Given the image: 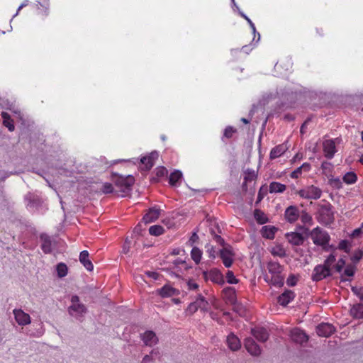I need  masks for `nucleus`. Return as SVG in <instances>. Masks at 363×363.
Here are the masks:
<instances>
[{
	"mask_svg": "<svg viewBox=\"0 0 363 363\" xmlns=\"http://www.w3.org/2000/svg\"><path fill=\"white\" fill-rule=\"evenodd\" d=\"M254 217L257 222L259 224H264L267 222V218L266 215L259 209L255 210Z\"/></svg>",
	"mask_w": 363,
	"mask_h": 363,
	"instance_id": "nucleus-32",
	"label": "nucleus"
},
{
	"mask_svg": "<svg viewBox=\"0 0 363 363\" xmlns=\"http://www.w3.org/2000/svg\"><path fill=\"white\" fill-rule=\"evenodd\" d=\"M357 175L354 172H347L343 177V181L347 184H352L356 182L357 181Z\"/></svg>",
	"mask_w": 363,
	"mask_h": 363,
	"instance_id": "nucleus-36",
	"label": "nucleus"
},
{
	"mask_svg": "<svg viewBox=\"0 0 363 363\" xmlns=\"http://www.w3.org/2000/svg\"><path fill=\"white\" fill-rule=\"evenodd\" d=\"M298 277L296 276L295 274H290L289 277L286 279V284L289 286H294L298 281Z\"/></svg>",
	"mask_w": 363,
	"mask_h": 363,
	"instance_id": "nucleus-43",
	"label": "nucleus"
},
{
	"mask_svg": "<svg viewBox=\"0 0 363 363\" xmlns=\"http://www.w3.org/2000/svg\"><path fill=\"white\" fill-rule=\"evenodd\" d=\"M57 272L59 277L62 278L67 274V267L64 263H60L57 265Z\"/></svg>",
	"mask_w": 363,
	"mask_h": 363,
	"instance_id": "nucleus-39",
	"label": "nucleus"
},
{
	"mask_svg": "<svg viewBox=\"0 0 363 363\" xmlns=\"http://www.w3.org/2000/svg\"><path fill=\"white\" fill-rule=\"evenodd\" d=\"M245 347L247 350V351L252 356L257 357L260 355L261 354V348L255 342V340L251 338L248 337L246 338L245 340Z\"/></svg>",
	"mask_w": 363,
	"mask_h": 363,
	"instance_id": "nucleus-12",
	"label": "nucleus"
},
{
	"mask_svg": "<svg viewBox=\"0 0 363 363\" xmlns=\"http://www.w3.org/2000/svg\"><path fill=\"white\" fill-rule=\"evenodd\" d=\"M112 181L122 192L126 193L130 190L131 186L135 182V179L132 175L124 177L116 173H113L112 174Z\"/></svg>",
	"mask_w": 363,
	"mask_h": 363,
	"instance_id": "nucleus-4",
	"label": "nucleus"
},
{
	"mask_svg": "<svg viewBox=\"0 0 363 363\" xmlns=\"http://www.w3.org/2000/svg\"><path fill=\"white\" fill-rule=\"evenodd\" d=\"M71 306L69 307V313L74 317L82 316L86 312L85 306L79 303V298L77 296H73L71 298Z\"/></svg>",
	"mask_w": 363,
	"mask_h": 363,
	"instance_id": "nucleus-6",
	"label": "nucleus"
},
{
	"mask_svg": "<svg viewBox=\"0 0 363 363\" xmlns=\"http://www.w3.org/2000/svg\"><path fill=\"white\" fill-rule=\"evenodd\" d=\"M339 249L344 250L346 252L350 251V245L347 240H342L338 245Z\"/></svg>",
	"mask_w": 363,
	"mask_h": 363,
	"instance_id": "nucleus-49",
	"label": "nucleus"
},
{
	"mask_svg": "<svg viewBox=\"0 0 363 363\" xmlns=\"http://www.w3.org/2000/svg\"><path fill=\"white\" fill-rule=\"evenodd\" d=\"M295 298V294L291 290H286L278 297V303L283 306H287Z\"/></svg>",
	"mask_w": 363,
	"mask_h": 363,
	"instance_id": "nucleus-18",
	"label": "nucleus"
},
{
	"mask_svg": "<svg viewBox=\"0 0 363 363\" xmlns=\"http://www.w3.org/2000/svg\"><path fill=\"white\" fill-rule=\"evenodd\" d=\"M25 201L28 208H37L42 204V200L32 193H28L25 196Z\"/></svg>",
	"mask_w": 363,
	"mask_h": 363,
	"instance_id": "nucleus-14",
	"label": "nucleus"
},
{
	"mask_svg": "<svg viewBox=\"0 0 363 363\" xmlns=\"http://www.w3.org/2000/svg\"><path fill=\"white\" fill-rule=\"evenodd\" d=\"M297 194L303 199L316 200L320 198L322 190L313 185H309L299 190Z\"/></svg>",
	"mask_w": 363,
	"mask_h": 363,
	"instance_id": "nucleus-5",
	"label": "nucleus"
},
{
	"mask_svg": "<svg viewBox=\"0 0 363 363\" xmlns=\"http://www.w3.org/2000/svg\"><path fill=\"white\" fill-rule=\"evenodd\" d=\"M269 274H266L264 279L269 284L281 287L284 285V277L281 274L284 267L279 262H269L267 264Z\"/></svg>",
	"mask_w": 363,
	"mask_h": 363,
	"instance_id": "nucleus-1",
	"label": "nucleus"
},
{
	"mask_svg": "<svg viewBox=\"0 0 363 363\" xmlns=\"http://www.w3.org/2000/svg\"><path fill=\"white\" fill-rule=\"evenodd\" d=\"M335 332V328L329 323H321L316 328V333L319 336L329 337Z\"/></svg>",
	"mask_w": 363,
	"mask_h": 363,
	"instance_id": "nucleus-13",
	"label": "nucleus"
},
{
	"mask_svg": "<svg viewBox=\"0 0 363 363\" xmlns=\"http://www.w3.org/2000/svg\"><path fill=\"white\" fill-rule=\"evenodd\" d=\"M166 173H167L166 169L162 167V168H160V169L157 170V175L158 177H160V176H163Z\"/></svg>",
	"mask_w": 363,
	"mask_h": 363,
	"instance_id": "nucleus-64",
	"label": "nucleus"
},
{
	"mask_svg": "<svg viewBox=\"0 0 363 363\" xmlns=\"http://www.w3.org/2000/svg\"><path fill=\"white\" fill-rule=\"evenodd\" d=\"M203 277L206 281L210 280L218 284H223L224 283L222 273L216 269H213L209 272H203Z\"/></svg>",
	"mask_w": 363,
	"mask_h": 363,
	"instance_id": "nucleus-10",
	"label": "nucleus"
},
{
	"mask_svg": "<svg viewBox=\"0 0 363 363\" xmlns=\"http://www.w3.org/2000/svg\"><path fill=\"white\" fill-rule=\"evenodd\" d=\"M142 340L145 345L152 347L156 345L158 342V338L156 334L151 330H147L142 335Z\"/></svg>",
	"mask_w": 363,
	"mask_h": 363,
	"instance_id": "nucleus-17",
	"label": "nucleus"
},
{
	"mask_svg": "<svg viewBox=\"0 0 363 363\" xmlns=\"http://www.w3.org/2000/svg\"><path fill=\"white\" fill-rule=\"evenodd\" d=\"M252 334L258 341L262 342H266L269 338L267 330L264 328H255L252 329Z\"/></svg>",
	"mask_w": 363,
	"mask_h": 363,
	"instance_id": "nucleus-21",
	"label": "nucleus"
},
{
	"mask_svg": "<svg viewBox=\"0 0 363 363\" xmlns=\"http://www.w3.org/2000/svg\"><path fill=\"white\" fill-rule=\"evenodd\" d=\"M323 203L318 205V220L323 224H330L334 220L333 206L325 201H323Z\"/></svg>",
	"mask_w": 363,
	"mask_h": 363,
	"instance_id": "nucleus-2",
	"label": "nucleus"
},
{
	"mask_svg": "<svg viewBox=\"0 0 363 363\" xmlns=\"http://www.w3.org/2000/svg\"><path fill=\"white\" fill-rule=\"evenodd\" d=\"M206 252L208 254V257L210 258L214 259L216 257V250L213 245H206Z\"/></svg>",
	"mask_w": 363,
	"mask_h": 363,
	"instance_id": "nucleus-50",
	"label": "nucleus"
},
{
	"mask_svg": "<svg viewBox=\"0 0 363 363\" xmlns=\"http://www.w3.org/2000/svg\"><path fill=\"white\" fill-rule=\"evenodd\" d=\"M350 313L355 318H363V304L353 306L350 309Z\"/></svg>",
	"mask_w": 363,
	"mask_h": 363,
	"instance_id": "nucleus-30",
	"label": "nucleus"
},
{
	"mask_svg": "<svg viewBox=\"0 0 363 363\" xmlns=\"http://www.w3.org/2000/svg\"><path fill=\"white\" fill-rule=\"evenodd\" d=\"M345 266V261L343 259H340L334 265L335 271L340 273Z\"/></svg>",
	"mask_w": 363,
	"mask_h": 363,
	"instance_id": "nucleus-47",
	"label": "nucleus"
},
{
	"mask_svg": "<svg viewBox=\"0 0 363 363\" xmlns=\"http://www.w3.org/2000/svg\"><path fill=\"white\" fill-rule=\"evenodd\" d=\"M330 184L337 189H339L341 187V182L339 179H331Z\"/></svg>",
	"mask_w": 363,
	"mask_h": 363,
	"instance_id": "nucleus-57",
	"label": "nucleus"
},
{
	"mask_svg": "<svg viewBox=\"0 0 363 363\" xmlns=\"http://www.w3.org/2000/svg\"><path fill=\"white\" fill-rule=\"evenodd\" d=\"M129 249H130V243L128 242V241L126 240L125 242V245L123 247V252L125 254L128 253L129 251Z\"/></svg>",
	"mask_w": 363,
	"mask_h": 363,
	"instance_id": "nucleus-63",
	"label": "nucleus"
},
{
	"mask_svg": "<svg viewBox=\"0 0 363 363\" xmlns=\"http://www.w3.org/2000/svg\"><path fill=\"white\" fill-rule=\"evenodd\" d=\"M40 240L42 242L41 248L42 250L48 254L52 251V241L50 237L46 234H42L40 235Z\"/></svg>",
	"mask_w": 363,
	"mask_h": 363,
	"instance_id": "nucleus-24",
	"label": "nucleus"
},
{
	"mask_svg": "<svg viewBox=\"0 0 363 363\" xmlns=\"http://www.w3.org/2000/svg\"><path fill=\"white\" fill-rule=\"evenodd\" d=\"M331 269H328L323 264L317 265L313 272L312 279L315 281H319L331 275Z\"/></svg>",
	"mask_w": 363,
	"mask_h": 363,
	"instance_id": "nucleus-9",
	"label": "nucleus"
},
{
	"mask_svg": "<svg viewBox=\"0 0 363 363\" xmlns=\"http://www.w3.org/2000/svg\"><path fill=\"white\" fill-rule=\"evenodd\" d=\"M149 233L152 235L159 236L164 233V228L161 225H155L149 228Z\"/></svg>",
	"mask_w": 363,
	"mask_h": 363,
	"instance_id": "nucleus-38",
	"label": "nucleus"
},
{
	"mask_svg": "<svg viewBox=\"0 0 363 363\" xmlns=\"http://www.w3.org/2000/svg\"><path fill=\"white\" fill-rule=\"evenodd\" d=\"M199 307L197 306V304H196V302L194 301V302L191 303L187 309H186V311L190 313V314H193L195 312H196L198 310H199Z\"/></svg>",
	"mask_w": 363,
	"mask_h": 363,
	"instance_id": "nucleus-51",
	"label": "nucleus"
},
{
	"mask_svg": "<svg viewBox=\"0 0 363 363\" xmlns=\"http://www.w3.org/2000/svg\"><path fill=\"white\" fill-rule=\"evenodd\" d=\"M226 343L232 351H238L241 347L240 340L234 333H230L228 335Z\"/></svg>",
	"mask_w": 363,
	"mask_h": 363,
	"instance_id": "nucleus-16",
	"label": "nucleus"
},
{
	"mask_svg": "<svg viewBox=\"0 0 363 363\" xmlns=\"http://www.w3.org/2000/svg\"><path fill=\"white\" fill-rule=\"evenodd\" d=\"M335 261V255L334 254H330L325 260L323 265L325 266L328 269H331V267L334 264Z\"/></svg>",
	"mask_w": 363,
	"mask_h": 363,
	"instance_id": "nucleus-41",
	"label": "nucleus"
},
{
	"mask_svg": "<svg viewBox=\"0 0 363 363\" xmlns=\"http://www.w3.org/2000/svg\"><path fill=\"white\" fill-rule=\"evenodd\" d=\"M4 125L8 128L9 131H13L14 130V125L13 124V121L11 119H9L6 121H3Z\"/></svg>",
	"mask_w": 363,
	"mask_h": 363,
	"instance_id": "nucleus-54",
	"label": "nucleus"
},
{
	"mask_svg": "<svg viewBox=\"0 0 363 363\" xmlns=\"http://www.w3.org/2000/svg\"><path fill=\"white\" fill-rule=\"evenodd\" d=\"M145 274H146L148 277L152 278V279H155V280L158 279V278H159V277H160L159 274H158V273H157V272H149V271H148V272H145Z\"/></svg>",
	"mask_w": 363,
	"mask_h": 363,
	"instance_id": "nucleus-56",
	"label": "nucleus"
},
{
	"mask_svg": "<svg viewBox=\"0 0 363 363\" xmlns=\"http://www.w3.org/2000/svg\"><path fill=\"white\" fill-rule=\"evenodd\" d=\"M160 211L156 208H151L143 216V221L145 223H150L155 221L160 216Z\"/></svg>",
	"mask_w": 363,
	"mask_h": 363,
	"instance_id": "nucleus-22",
	"label": "nucleus"
},
{
	"mask_svg": "<svg viewBox=\"0 0 363 363\" xmlns=\"http://www.w3.org/2000/svg\"><path fill=\"white\" fill-rule=\"evenodd\" d=\"M241 16L246 20V22H247L250 24L253 32H255V24L252 22V21L245 14L242 13H241Z\"/></svg>",
	"mask_w": 363,
	"mask_h": 363,
	"instance_id": "nucleus-58",
	"label": "nucleus"
},
{
	"mask_svg": "<svg viewBox=\"0 0 363 363\" xmlns=\"http://www.w3.org/2000/svg\"><path fill=\"white\" fill-rule=\"evenodd\" d=\"M191 257L196 264H199L202 257L201 250L196 247H193L191 252Z\"/></svg>",
	"mask_w": 363,
	"mask_h": 363,
	"instance_id": "nucleus-34",
	"label": "nucleus"
},
{
	"mask_svg": "<svg viewBox=\"0 0 363 363\" xmlns=\"http://www.w3.org/2000/svg\"><path fill=\"white\" fill-rule=\"evenodd\" d=\"M223 292L225 294L226 296H228V300L230 303H234L235 301V290L231 288H227L223 290Z\"/></svg>",
	"mask_w": 363,
	"mask_h": 363,
	"instance_id": "nucleus-40",
	"label": "nucleus"
},
{
	"mask_svg": "<svg viewBox=\"0 0 363 363\" xmlns=\"http://www.w3.org/2000/svg\"><path fill=\"white\" fill-rule=\"evenodd\" d=\"M340 140L339 138L328 139L325 140L323 143V147L325 157L328 159H332L334 157V155L337 152L336 150V143H339Z\"/></svg>",
	"mask_w": 363,
	"mask_h": 363,
	"instance_id": "nucleus-8",
	"label": "nucleus"
},
{
	"mask_svg": "<svg viewBox=\"0 0 363 363\" xmlns=\"http://www.w3.org/2000/svg\"><path fill=\"white\" fill-rule=\"evenodd\" d=\"M182 174L180 171H174V172L171 173L169 176V184L172 186L177 185L178 182L182 179Z\"/></svg>",
	"mask_w": 363,
	"mask_h": 363,
	"instance_id": "nucleus-33",
	"label": "nucleus"
},
{
	"mask_svg": "<svg viewBox=\"0 0 363 363\" xmlns=\"http://www.w3.org/2000/svg\"><path fill=\"white\" fill-rule=\"evenodd\" d=\"M355 272V267L352 264H348L345 267L343 274H342V281H347V279L343 278V276L353 277Z\"/></svg>",
	"mask_w": 363,
	"mask_h": 363,
	"instance_id": "nucleus-37",
	"label": "nucleus"
},
{
	"mask_svg": "<svg viewBox=\"0 0 363 363\" xmlns=\"http://www.w3.org/2000/svg\"><path fill=\"white\" fill-rule=\"evenodd\" d=\"M352 291L361 300H363V287L352 286Z\"/></svg>",
	"mask_w": 363,
	"mask_h": 363,
	"instance_id": "nucleus-48",
	"label": "nucleus"
},
{
	"mask_svg": "<svg viewBox=\"0 0 363 363\" xmlns=\"http://www.w3.org/2000/svg\"><path fill=\"white\" fill-rule=\"evenodd\" d=\"M215 240H216L218 243H219V244H220L223 247L224 246H226V245H227V244H225V243L224 240H223L220 236H219V235H216V236H215Z\"/></svg>",
	"mask_w": 363,
	"mask_h": 363,
	"instance_id": "nucleus-60",
	"label": "nucleus"
},
{
	"mask_svg": "<svg viewBox=\"0 0 363 363\" xmlns=\"http://www.w3.org/2000/svg\"><path fill=\"white\" fill-rule=\"evenodd\" d=\"M219 256L223 261L224 266L229 268L232 266L234 260L235 252L233 247L227 245L219 250Z\"/></svg>",
	"mask_w": 363,
	"mask_h": 363,
	"instance_id": "nucleus-7",
	"label": "nucleus"
},
{
	"mask_svg": "<svg viewBox=\"0 0 363 363\" xmlns=\"http://www.w3.org/2000/svg\"><path fill=\"white\" fill-rule=\"evenodd\" d=\"M101 190L104 194H110L113 191V187L111 183L106 182L102 185Z\"/></svg>",
	"mask_w": 363,
	"mask_h": 363,
	"instance_id": "nucleus-44",
	"label": "nucleus"
},
{
	"mask_svg": "<svg viewBox=\"0 0 363 363\" xmlns=\"http://www.w3.org/2000/svg\"><path fill=\"white\" fill-rule=\"evenodd\" d=\"M226 279L229 284H237L238 281L232 271H228L226 273Z\"/></svg>",
	"mask_w": 363,
	"mask_h": 363,
	"instance_id": "nucleus-46",
	"label": "nucleus"
},
{
	"mask_svg": "<svg viewBox=\"0 0 363 363\" xmlns=\"http://www.w3.org/2000/svg\"><path fill=\"white\" fill-rule=\"evenodd\" d=\"M13 313L19 325L24 326L30 323L31 320L29 314L25 313L22 309H14Z\"/></svg>",
	"mask_w": 363,
	"mask_h": 363,
	"instance_id": "nucleus-11",
	"label": "nucleus"
},
{
	"mask_svg": "<svg viewBox=\"0 0 363 363\" xmlns=\"http://www.w3.org/2000/svg\"><path fill=\"white\" fill-rule=\"evenodd\" d=\"M286 187L284 184L279 182H272L269 184L270 193H282L286 190Z\"/></svg>",
	"mask_w": 363,
	"mask_h": 363,
	"instance_id": "nucleus-31",
	"label": "nucleus"
},
{
	"mask_svg": "<svg viewBox=\"0 0 363 363\" xmlns=\"http://www.w3.org/2000/svg\"><path fill=\"white\" fill-rule=\"evenodd\" d=\"M301 220L304 224H312V217L306 211H302L301 216Z\"/></svg>",
	"mask_w": 363,
	"mask_h": 363,
	"instance_id": "nucleus-42",
	"label": "nucleus"
},
{
	"mask_svg": "<svg viewBox=\"0 0 363 363\" xmlns=\"http://www.w3.org/2000/svg\"><path fill=\"white\" fill-rule=\"evenodd\" d=\"M310 237L315 245L325 248L330 240L328 233L319 227L313 229L310 233Z\"/></svg>",
	"mask_w": 363,
	"mask_h": 363,
	"instance_id": "nucleus-3",
	"label": "nucleus"
},
{
	"mask_svg": "<svg viewBox=\"0 0 363 363\" xmlns=\"http://www.w3.org/2000/svg\"><path fill=\"white\" fill-rule=\"evenodd\" d=\"M286 146L284 144H281L274 147L270 152V159L274 160L279 157L286 151Z\"/></svg>",
	"mask_w": 363,
	"mask_h": 363,
	"instance_id": "nucleus-27",
	"label": "nucleus"
},
{
	"mask_svg": "<svg viewBox=\"0 0 363 363\" xmlns=\"http://www.w3.org/2000/svg\"><path fill=\"white\" fill-rule=\"evenodd\" d=\"M302 171L308 172L311 169V164L309 163L305 162L301 167Z\"/></svg>",
	"mask_w": 363,
	"mask_h": 363,
	"instance_id": "nucleus-62",
	"label": "nucleus"
},
{
	"mask_svg": "<svg viewBox=\"0 0 363 363\" xmlns=\"http://www.w3.org/2000/svg\"><path fill=\"white\" fill-rule=\"evenodd\" d=\"M157 157L156 152H152L149 156L141 158L140 162L145 166L146 169H150L154 164L155 160Z\"/></svg>",
	"mask_w": 363,
	"mask_h": 363,
	"instance_id": "nucleus-28",
	"label": "nucleus"
},
{
	"mask_svg": "<svg viewBox=\"0 0 363 363\" xmlns=\"http://www.w3.org/2000/svg\"><path fill=\"white\" fill-rule=\"evenodd\" d=\"M157 354V352L155 350H152V352H150V354ZM152 362H153V358L152 357V356L147 354L143 358L141 363H151Z\"/></svg>",
	"mask_w": 363,
	"mask_h": 363,
	"instance_id": "nucleus-53",
	"label": "nucleus"
},
{
	"mask_svg": "<svg viewBox=\"0 0 363 363\" xmlns=\"http://www.w3.org/2000/svg\"><path fill=\"white\" fill-rule=\"evenodd\" d=\"M236 130L231 126L227 127L224 130V136L227 138H230L233 137L234 133H235Z\"/></svg>",
	"mask_w": 363,
	"mask_h": 363,
	"instance_id": "nucleus-52",
	"label": "nucleus"
},
{
	"mask_svg": "<svg viewBox=\"0 0 363 363\" xmlns=\"http://www.w3.org/2000/svg\"><path fill=\"white\" fill-rule=\"evenodd\" d=\"M363 257V251L362 250H357L354 251L351 259L354 262H359Z\"/></svg>",
	"mask_w": 363,
	"mask_h": 363,
	"instance_id": "nucleus-45",
	"label": "nucleus"
},
{
	"mask_svg": "<svg viewBox=\"0 0 363 363\" xmlns=\"http://www.w3.org/2000/svg\"><path fill=\"white\" fill-rule=\"evenodd\" d=\"M88 251L84 250L79 255V261L88 271H92L94 266L89 257Z\"/></svg>",
	"mask_w": 363,
	"mask_h": 363,
	"instance_id": "nucleus-23",
	"label": "nucleus"
},
{
	"mask_svg": "<svg viewBox=\"0 0 363 363\" xmlns=\"http://www.w3.org/2000/svg\"><path fill=\"white\" fill-rule=\"evenodd\" d=\"M291 337L292 340L298 344H303L308 341V336L301 330L295 328L291 331Z\"/></svg>",
	"mask_w": 363,
	"mask_h": 363,
	"instance_id": "nucleus-15",
	"label": "nucleus"
},
{
	"mask_svg": "<svg viewBox=\"0 0 363 363\" xmlns=\"http://www.w3.org/2000/svg\"><path fill=\"white\" fill-rule=\"evenodd\" d=\"M158 292L162 297H170L178 294V291L169 285H164Z\"/></svg>",
	"mask_w": 363,
	"mask_h": 363,
	"instance_id": "nucleus-26",
	"label": "nucleus"
},
{
	"mask_svg": "<svg viewBox=\"0 0 363 363\" xmlns=\"http://www.w3.org/2000/svg\"><path fill=\"white\" fill-rule=\"evenodd\" d=\"M277 228L274 226L265 225L261 229V234L263 238L272 240L274 238Z\"/></svg>",
	"mask_w": 363,
	"mask_h": 363,
	"instance_id": "nucleus-25",
	"label": "nucleus"
},
{
	"mask_svg": "<svg viewBox=\"0 0 363 363\" xmlns=\"http://www.w3.org/2000/svg\"><path fill=\"white\" fill-rule=\"evenodd\" d=\"M271 253L273 255L278 256L279 257H284L286 256V250L280 245H277L272 247Z\"/></svg>",
	"mask_w": 363,
	"mask_h": 363,
	"instance_id": "nucleus-35",
	"label": "nucleus"
},
{
	"mask_svg": "<svg viewBox=\"0 0 363 363\" xmlns=\"http://www.w3.org/2000/svg\"><path fill=\"white\" fill-rule=\"evenodd\" d=\"M187 285L188 288L191 290H196L199 288V285L193 281H188Z\"/></svg>",
	"mask_w": 363,
	"mask_h": 363,
	"instance_id": "nucleus-59",
	"label": "nucleus"
},
{
	"mask_svg": "<svg viewBox=\"0 0 363 363\" xmlns=\"http://www.w3.org/2000/svg\"><path fill=\"white\" fill-rule=\"evenodd\" d=\"M285 218L288 222L294 223L299 217V211L297 207L291 206L285 211Z\"/></svg>",
	"mask_w": 363,
	"mask_h": 363,
	"instance_id": "nucleus-20",
	"label": "nucleus"
},
{
	"mask_svg": "<svg viewBox=\"0 0 363 363\" xmlns=\"http://www.w3.org/2000/svg\"><path fill=\"white\" fill-rule=\"evenodd\" d=\"M362 233H363V231L362 230V229L360 228H358L353 230V232L352 233V236L354 238L358 237Z\"/></svg>",
	"mask_w": 363,
	"mask_h": 363,
	"instance_id": "nucleus-61",
	"label": "nucleus"
},
{
	"mask_svg": "<svg viewBox=\"0 0 363 363\" xmlns=\"http://www.w3.org/2000/svg\"><path fill=\"white\" fill-rule=\"evenodd\" d=\"M195 301L196 302L197 306L199 307V309H201L203 311H208L209 303L203 295L199 294Z\"/></svg>",
	"mask_w": 363,
	"mask_h": 363,
	"instance_id": "nucleus-29",
	"label": "nucleus"
},
{
	"mask_svg": "<svg viewBox=\"0 0 363 363\" xmlns=\"http://www.w3.org/2000/svg\"><path fill=\"white\" fill-rule=\"evenodd\" d=\"M302 170L301 168L298 167L294 171H293L291 174V177L296 179L301 174Z\"/></svg>",
	"mask_w": 363,
	"mask_h": 363,
	"instance_id": "nucleus-55",
	"label": "nucleus"
},
{
	"mask_svg": "<svg viewBox=\"0 0 363 363\" xmlns=\"http://www.w3.org/2000/svg\"><path fill=\"white\" fill-rule=\"evenodd\" d=\"M286 238L289 243L296 246L302 245L304 241L303 235L296 232H291L286 233Z\"/></svg>",
	"mask_w": 363,
	"mask_h": 363,
	"instance_id": "nucleus-19",
	"label": "nucleus"
}]
</instances>
